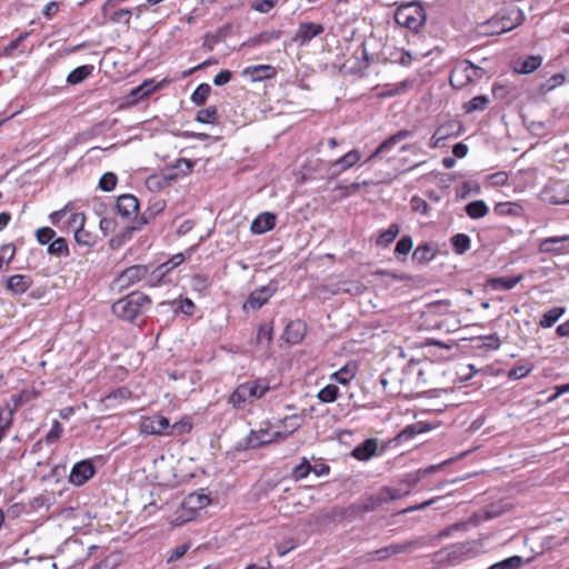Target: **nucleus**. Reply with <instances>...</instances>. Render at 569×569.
<instances>
[{"label": "nucleus", "mask_w": 569, "mask_h": 569, "mask_svg": "<svg viewBox=\"0 0 569 569\" xmlns=\"http://www.w3.org/2000/svg\"><path fill=\"white\" fill-rule=\"evenodd\" d=\"M271 389L267 378H258L240 383L229 396L228 402L234 409H243L247 405L261 399Z\"/></svg>", "instance_id": "nucleus-1"}, {"label": "nucleus", "mask_w": 569, "mask_h": 569, "mask_svg": "<svg viewBox=\"0 0 569 569\" xmlns=\"http://www.w3.org/2000/svg\"><path fill=\"white\" fill-rule=\"evenodd\" d=\"M151 303L150 298L142 292H131L112 305V312L127 321H133Z\"/></svg>", "instance_id": "nucleus-2"}, {"label": "nucleus", "mask_w": 569, "mask_h": 569, "mask_svg": "<svg viewBox=\"0 0 569 569\" xmlns=\"http://www.w3.org/2000/svg\"><path fill=\"white\" fill-rule=\"evenodd\" d=\"M396 22L407 29L418 32L426 23L427 14L417 1L400 4L395 12Z\"/></svg>", "instance_id": "nucleus-3"}, {"label": "nucleus", "mask_w": 569, "mask_h": 569, "mask_svg": "<svg viewBox=\"0 0 569 569\" xmlns=\"http://www.w3.org/2000/svg\"><path fill=\"white\" fill-rule=\"evenodd\" d=\"M483 70L470 61H463L456 66L450 73V84L457 89L466 87L472 82L476 78L482 74Z\"/></svg>", "instance_id": "nucleus-4"}, {"label": "nucleus", "mask_w": 569, "mask_h": 569, "mask_svg": "<svg viewBox=\"0 0 569 569\" xmlns=\"http://www.w3.org/2000/svg\"><path fill=\"white\" fill-rule=\"evenodd\" d=\"M277 290L278 286L273 281L258 289H254L243 303V310H259L269 301V299L277 292Z\"/></svg>", "instance_id": "nucleus-5"}, {"label": "nucleus", "mask_w": 569, "mask_h": 569, "mask_svg": "<svg viewBox=\"0 0 569 569\" xmlns=\"http://www.w3.org/2000/svg\"><path fill=\"white\" fill-rule=\"evenodd\" d=\"M148 273V268L142 264H134L126 270H123L113 281V288L124 289L130 287L141 279H143Z\"/></svg>", "instance_id": "nucleus-6"}, {"label": "nucleus", "mask_w": 569, "mask_h": 569, "mask_svg": "<svg viewBox=\"0 0 569 569\" xmlns=\"http://www.w3.org/2000/svg\"><path fill=\"white\" fill-rule=\"evenodd\" d=\"M140 431L146 435H171L169 420L166 417L159 415L143 418L140 422Z\"/></svg>", "instance_id": "nucleus-7"}, {"label": "nucleus", "mask_w": 569, "mask_h": 569, "mask_svg": "<svg viewBox=\"0 0 569 569\" xmlns=\"http://www.w3.org/2000/svg\"><path fill=\"white\" fill-rule=\"evenodd\" d=\"M543 201L550 204H568L569 203V184L556 182L547 186L541 191Z\"/></svg>", "instance_id": "nucleus-8"}, {"label": "nucleus", "mask_w": 569, "mask_h": 569, "mask_svg": "<svg viewBox=\"0 0 569 569\" xmlns=\"http://www.w3.org/2000/svg\"><path fill=\"white\" fill-rule=\"evenodd\" d=\"M96 473L93 463L90 460L77 462L69 475V481L74 486H82L88 482Z\"/></svg>", "instance_id": "nucleus-9"}, {"label": "nucleus", "mask_w": 569, "mask_h": 569, "mask_svg": "<svg viewBox=\"0 0 569 569\" xmlns=\"http://www.w3.org/2000/svg\"><path fill=\"white\" fill-rule=\"evenodd\" d=\"M323 31L325 28L322 24L310 21H303L299 23V27L293 37V41L298 42L300 46H306L313 38L319 37L321 33H323Z\"/></svg>", "instance_id": "nucleus-10"}, {"label": "nucleus", "mask_w": 569, "mask_h": 569, "mask_svg": "<svg viewBox=\"0 0 569 569\" xmlns=\"http://www.w3.org/2000/svg\"><path fill=\"white\" fill-rule=\"evenodd\" d=\"M361 159V153L359 150L353 149L347 152L345 156L339 158L338 160L330 163L328 168V174L330 177H338L343 171L353 167Z\"/></svg>", "instance_id": "nucleus-11"}, {"label": "nucleus", "mask_w": 569, "mask_h": 569, "mask_svg": "<svg viewBox=\"0 0 569 569\" xmlns=\"http://www.w3.org/2000/svg\"><path fill=\"white\" fill-rule=\"evenodd\" d=\"M538 249L541 253H562L569 249V234L545 238Z\"/></svg>", "instance_id": "nucleus-12"}, {"label": "nucleus", "mask_w": 569, "mask_h": 569, "mask_svg": "<svg viewBox=\"0 0 569 569\" xmlns=\"http://www.w3.org/2000/svg\"><path fill=\"white\" fill-rule=\"evenodd\" d=\"M84 221L86 217L82 212H74L70 216L69 224L77 227L74 230V240L77 243L89 247L93 243V237L89 231L84 230Z\"/></svg>", "instance_id": "nucleus-13"}, {"label": "nucleus", "mask_w": 569, "mask_h": 569, "mask_svg": "<svg viewBox=\"0 0 569 569\" xmlns=\"http://www.w3.org/2000/svg\"><path fill=\"white\" fill-rule=\"evenodd\" d=\"M496 17L499 20L500 31L503 33L520 26L525 19L523 12L517 8L509 11H500Z\"/></svg>", "instance_id": "nucleus-14"}, {"label": "nucleus", "mask_w": 569, "mask_h": 569, "mask_svg": "<svg viewBox=\"0 0 569 569\" xmlns=\"http://www.w3.org/2000/svg\"><path fill=\"white\" fill-rule=\"evenodd\" d=\"M32 278L28 274H12L6 280V289L13 296H21L32 286Z\"/></svg>", "instance_id": "nucleus-15"}, {"label": "nucleus", "mask_w": 569, "mask_h": 569, "mask_svg": "<svg viewBox=\"0 0 569 569\" xmlns=\"http://www.w3.org/2000/svg\"><path fill=\"white\" fill-rule=\"evenodd\" d=\"M116 209L121 217L129 218L138 212V199L129 193L121 194L120 197L117 198Z\"/></svg>", "instance_id": "nucleus-16"}, {"label": "nucleus", "mask_w": 569, "mask_h": 569, "mask_svg": "<svg viewBox=\"0 0 569 569\" xmlns=\"http://www.w3.org/2000/svg\"><path fill=\"white\" fill-rule=\"evenodd\" d=\"M306 330H307V327L303 321L293 320L287 325V327L284 329L283 337L287 342H289L291 345H297L300 341H302V339L305 338Z\"/></svg>", "instance_id": "nucleus-17"}, {"label": "nucleus", "mask_w": 569, "mask_h": 569, "mask_svg": "<svg viewBox=\"0 0 569 569\" xmlns=\"http://www.w3.org/2000/svg\"><path fill=\"white\" fill-rule=\"evenodd\" d=\"M450 460H446L438 465H431L427 468L418 469L413 472L407 473L403 483L408 485L409 487L416 486L419 481H421L425 477L435 473L439 471L445 465L449 463Z\"/></svg>", "instance_id": "nucleus-18"}, {"label": "nucleus", "mask_w": 569, "mask_h": 569, "mask_svg": "<svg viewBox=\"0 0 569 569\" xmlns=\"http://www.w3.org/2000/svg\"><path fill=\"white\" fill-rule=\"evenodd\" d=\"M276 224V216L270 212L260 213L251 223L250 230L254 234H262Z\"/></svg>", "instance_id": "nucleus-19"}, {"label": "nucleus", "mask_w": 569, "mask_h": 569, "mask_svg": "<svg viewBox=\"0 0 569 569\" xmlns=\"http://www.w3.org/2000/svg\"><path fill=\"white\" fill-rule=\"evenodd\" d=\"M377 449V441L375 439H367L352 450V457L360 461H367L375 456Z\"/></svg>", "instance_id": "nucleus-20"}, {"label": "nucleus", "mask_w": 569, "mask_h": 569, "mask_svg": "<svg viewBox=\"0 0 569 569\" xmlns=\"http://www.w3.org/2000/svg\"><path fill=\"white\" fill-rule=\"evenodd\" d=\"M159 88L153 80H146L140 86L130 90L129 98L131 103H137L147 98Z\"/></svg>", "instance_id": "nucleus-21"}, {"label": "nucleus", "mask_w": 569, "mask_h": 569, "mask_svg": "<svg viewBox=\"0 0 569 569\" xmlns=\"http://www.w3.org/2000/svg\"><path fill=\"white\" fill-rule=\"evenodd\" d=\"M184 254L183 253H177L172 256L168 261L164 263H161L158 266L154 271L152 272V278L160 280L163 278L168 272L180 266L184 261Z\"/></svg>", "instance_id": "nucleus-22"}, {"label": "nucleus", "mask_w": 569, "mask_h": 569, "mask_svg": "<svg viewBox=\"0 0 569 569\" xmlns=\"http://www.w3.org/2000/svg\"><path fill=\"white\" fill-rule=\"evenodd\" d=\"M193 163L186 158H180L176 161L174 166L171 169H168L164 172V178L167 180H173L179 174L186 176L191 172Z\"/></svg>", "instance_id": "nucleus-23"}, {"label": "nucleus", "mask_w": 569, "mask_h": 569, "mask_svg": "<svg viewBox=\"0 0 569 569\" xmlns=\"http://www.w3.org/2000/svg\"><path fill=\"white\" fill-rule=\"evenodd\" d=\"M565 313V307H553L541 316L538 325L541 328H551Z\"/></svg>", "instance_id": "nucleus-24"}, {"label": "nucleus", "mask_w": 569, "mask_h": 569, "mask_svg": "<svg viewBox=\"0 0 569 569\" xmlns=\"http://www.w3.org/2000/svg\"><path fill=\"white\" fill-rule=\"evenodd\" d=\"M477 34L481 37H489L503 33L500 31L499 20L496 16L491 19L480 23L476 28Z\"/></svg>", "instance_id": "nucleus-25"}, {"label": "nucleus", "mask_w": 569, "mask_h": 569, "mask_svg": "<svg viewBox=\"0 0 569 569\" xmlns=\"http://www.w3.org/2000/svg\"><path fill=\"white\" fill-rule=\"evenodd\" d=\"M357 367L356 365H346L338 371L333 372L330 376V380L340 383L348 385L350 380H352L356 376Z\"/></svg>", "instance_id": "nucleus-26"}, {"label": "nucleus", "mask_w": 569, "mask_h": 569, "mask_svg": "<svg viewBox=\"0 0 569 569\" xmlns=\"http://www.w3.org/2000/svg\"><path fill=\"white\" fill-rule=\"evenodd\" d=\"M522 280V276L517 277H500L492 278L489 280V284L493 290H511L513 289L520 281Z\"/></svg>", "instance_id": "nucleus-27"}, {"label": "nucleus", "mask_w": 569, "mask_h": 569, "mask_svg": "<svg viewBox=\"0 0 569 569\" xmlns=\"http://www.w3.org/2000/svg\"><path fill=\"white\" fill-rule=\"evenodd\" d=\"M452 124H443L440 126L435 133L432 134L430 139V147L431 148H440L443 146V142L453 134L452 131Z\"/></svg>", "instance_id": "nucleus-28"}, {"label": "nucleus", "mask_w": 569, "mask_h": 569, "mask_svg": "<svg viewBox=\"0 0 569 569\" xmlns=\"http://www.w3.org/2000/svg\"><path fill=\"white\" fill-rule=\"evenodd\" d=\"M531 561L532 558L523 560V558L520 556H512L491 565L488 569H519L523 563H529Z\"/></svg>", "instance_id": "nucleus-29"}, {"label": "nucleus", "mask_w": 569, "mask_h": 569, "mask_svg": "<svg viewBox=\"0 0 569 569\" xmlns=\"http://www.w3.org/2000/svg\"><path fill=\"white\" fill-rule=\"evenodd\" d=\"M93 71V67L90 64H83L73 69L67 77V81L70 84H78L87 79Z\"/></svg>", "instance_id": "nucleus-30"}, {"label": "nucleus", "mask_w": 569, "mask_h": 569, "mask_svg": "<svg viewBox=\"0 0 569 569\" xmlns=\"http://www.w3.org/2000/svg\"><path fill=\"white\" fill-rule=\"evenodd\" d=\"M489 208L483 200H476L466 206V213L471 219H480L487 216Z\"/></svg>", "instance_id": "nucleus-31"}, {"label": "nucleus", "mask_w": 569, "mask_h": 569, "mask_svg": "<svg viewBox=\"0 0 569 569\" xmlns=\"http://www.w3.org/2000/svg\"><path fill=\"white\" fill-rule=\"evenodd\" d=\"M436 251L428 243L419 244L412 253V259L419 263H425L435 258Z\"/></svg>", "instance_id": "nucleus-32"}, {"label": "nucleus", "mask_w": 569, "mask_h": 569, "mask_svg": "<svg viewBox=\"0 0 569 569\" xmlns=\"http://www.w3.org/2000/svg\"><path fill=\"white\" fill-rule=\"evenodd\" d=\"M244 73L250 74L256 81L270 78L274 73V70L271 66L259 64L246 68Z\"/></svg>", "instance_id": "nucleus-33"}, {"label": "nucleus", "mask_w": 569, "mask_h": 569, "mask_svg": "<svg viewBox=\"0 0 569 569\" xmlns=\"http://www.w3.org/2000/svg\"><path fill=\"white\" fill-rule=\"evenodd\" d=\"M518 63L519 67H517V71L519 73L528 74L541 66L542 58L540 56H529Z\"/></svg>", "instance_id": "nucleus-34"}, {"label": "nucleus", "mask_w": 569, "mask_h": 569, "mask_svg": "<svg viewBox=\"0 0 569 569\" xmlns=\"http://www.w3.org/2000/svg\"><path fill=\"white\" fill-rule=\"evenodd\" d=\"M339 393V388L330 383L318 391L317 398L322 403H331L337 400Z\"/></svg>", "instance_id": "nucleus-35"}, {"label": "nucleus", "mask_w": 569, "mask_h": 569, "mask_svg": "<svg viewBox=\"0 0 569 569\" xmlns=\"http://www.w3.org/2000/svg\"><path fill=\"white\" fill-rule=\"evenodd\" d=\"M271 435L269 430L261 429L259 431H252L249 438V443L252 447H259L263 445L271 443L274 441V438H271Z\"/></svg>", "instance_id": "nucleus-36"}, {"label": "nucleus", "mask_w": 569, "mask_h": 569, "mask_svg": "<svg viewBox=\"0 0 569 569\" xmlns=\"http://www.w3.org/2000/svg\"><path fill=\"white\" fill-rule=\"evenodd\" d=\"M211 93V87L208 83H200L191 94V101L196 106H203Z\"/></svg>", "instance_id": "nucleus-37"}, {"label": "nucleus", "mask_w": 569, "mask_h": 569, "mask_svg": "<svg viewBox=\"0 0 569 569\" xmlns=\"http://www.w3.org/2000/svg\"><path fill=\"white\" fill-rule=\"evenodd\" d=\"M489 102L490 99L487 96H477L465 103L463 109L467 113L482 111L488 107Z\"/></svg>", "instance_id": "nucleus-38"}, {"label": "nucleus", "mask_w": 569, "mask_h": 569, "mask_svg": "<svg viewBox=\"0 0 569 569\" xmlns=\"http://www.w3.org/2000/svg\"><path fill=\"white\" fill-rule=\"evenodd\" d=\"M451 244L456 253L462 254L470 249L471 240L465 233H457L451 238Z\"/></svg>", "instance_id": "nucleus-39"}, {"label": "nucleus", "mask_w": 569, "mask_h": 569, "mask_svg": "<svg viewBox=\"0 0 569 569\" xmlns=\"http://www.w3.org/2000/svg\"><path fill=\"white\" fill-rule=\"evenodd\" d=\"M399 232V226L397 223H391L389 228L378 237L377 244L381 247L389 246L396 239Z\"/></svg>", "instance_id": "nucleus-40"}, {"label": "nucleus", "mask_w": 569, "mask_h": 569, "mask_svg": "<svg viewBox=\"0 0 569 569\" xmlns=\"http://www.w3.org/2000/svg\"><path fill=\"white\" fill-rule=\"evenodd\" d=\"M48 253L57 257H67L69 248L64 238H57L48 247Z\"/></svg>", "instance_id": "nucleus-41"}, {"label": "nucleus", "mask_w": 569, "mask_h": 569, "mask_svg": "<svg viewBox=\"0 0 569 569\" xmlns=\"http://www.w3.org/2000/svg\"><path fill=\"white\" fill-rule=\"evenodd\" d=\"M218 116V109L216 106L201 109L197 112L196 120L200 123H214Z\"/></svg>", "instance_id": "nucleus-42"}, {"label": "nucleus", "mask_w": 569, "mask_h": 569, "mask_svg": "<svg viewBox=\"0 0 569 569\" xmlns=\"http://www.w3.org/2000/svg\"><path fill=\"white\" fill-rule=\"evenodd\" d=\"M13 409L8 403L4 408L0 409V432L7 433L12 426Z\"/></svg>", "instance_id": "nucleus-43"}, {"label": "nucleus", "mask_w": 569, "mask_h": 569, "mask_svg": "<svg viewBox=\"0 0 569 569\" xmlns=\"http://www.w3.org/2000/svg\"><path fill=\"white\" fill-rule=\"evenodd\" d=\"M397 143H398V141L395 138V136L392 134L391 137H389L388 139H386L385 141H382L379 144V147L376 149V151L368 157L366 162L372 161L377 157L389 152Z\"/></svg>", "instance_id": "nucleus-44"}, {"label": "nucleus", "mask_w": 569, "mask_h": 569, "mask_svg": "<svg viewBox=\"0 0 569 569\" xmlns=\"http://www.w3.org/2000/svg\"><path fill=\"white\" fill-rule=\"evenodd\" d=\"M312 469L313 467L309 463L307 458H303L302 461L292 469L291 477L293 480L299 481L307 478Z\"/></svg>", "instance_id": "nucleus-45"}, {"label": "nucleus", "mask_w": 569, "mask_h": 569, "mask_svg": "<svg viewBox=\"0 0 569 569\" xmlns=\"http://www.w3.org/2000/svg\"><path fill=\"white\" fill-rule=\"evenodd\" d=\"M272 340V328L269 325H261L258 328L256 342L262 347L269 346Z\"/></svg>", "instance_id": "nucleus-46"}, {"label": "nucleus", "mask_w": 569, "mask_h": 569, "mask_svg": "<svg viewBox=\"0 0 569 569\" xmlns=\"http://www.w3.org/2000/svg\"><path fill=\"white\" fill-rule=\"evenodd\" d=\"M378 508L379 506L376 505L375 495L362 499L359 503L351 507V509H353L355 512H371Z\"/></svg>", "instance_id": "nucleus-47"}, {"label": "nucleus", "mask_w": 569, "mask_h": 569, "mask_svg": "<svg viewBox=\"0 0 569 569\" xmlns=\"http://www.w3.org/2000/svg\"><path fill=\"white\" fill-rule=\"evenodd\" d=\"M106 17H109V19L113 23L129 24L130 18H131V10L130 9H118V10H114L113 12H111V10H110Z\"/></svg>", "instance_id": "nucleus-48"}, {"label": "nucleus", "mask_w": 569, "mask_h": 569, "mask_svg": "<svg viewBox=\"0 0 569 569\" xmlns=\"http://www.w3.org/2000/svg\"><path fill=\"white\" fill-rule=\"evenodd\" d=\"M118 182V178L113 172H106L99 180V188L102 191L110 192L112 191Z\"/></svg>", "instance_id": "nucleus-49"}, {"label": "nucleus", "mask_w": 569, "mask_h": 569, "mask_svg": "<svg viewBox=\"0 0 569 569\" xmlns=\"http://www.w3.org/2000/svg\"><path fill=\"white\" fill-rule=\"evenodd\" d=\"M210 502V499L208 496L206 495H201V493H190L187 499H186V503L188 506H190L191 508H198V509H201L206 506H208Z\"/></svg>", "instance_id": "nucleus-50"}, {"label": "nucleus", "mask_w": 569, "mask_h": 569, "mask_svg": "<svg viewBox=\"0 0 569 569\" xmlns=\"http://www.w3.org/2000/svg\"><path fill=\"white\" fill-rule=\"evenodd\" d=\"M410 206H411L412 211L421 213L423 216H430V212H429L430 207L427 203V201L423 200L422 198H420L418 196H413L410 199Z\"/></svg>", "instance_id": "nucleus-51"}, {"label": "nucleus", "mask_w": 569, "mask_h": 569, "mask_svg": "<svg viewBox=\"0 0 569 569\" xmlns=\"http://www.w3.org/2000/svg\"><path fill=\"white\" fill-rule=\"evenodd\" d=\"M393 555L391 553V549L389 546L380 548L378 550L371 551L367 553L368 561H386L391 558Z\"/></svg>", "instance_id": "nucleus-52"}, {"label": "nucleus", "mask_w": 569, "mask_h": 569, "mask_svg": "<svg viewBox=\"0 0 569 569\" xmlns=\"http://www.w3.org/2000/svg\"><path fill=\"white\" fill-rule=\"evenodd\" d=\"M16 248L13 244L8 243L1 247L0 253V271L4 266H8L14 257Z\"/></svg>", "instance_id": "nucleus-53"}, {"label": "nucleus", "mask_w": 569, "mask_h": 569, "mask_svg": "<svg viewBox=\"0 0 569 569\" xmlns=\"http://www.w3.org/2000/svg\"><path fill=\"white\" fill-rule=\"evenodd\" d=\"M412 239L410 236H402L400 240L397 242L395 248L396 254H408L412 249Z\"/></svg>", "instance_id": "nucleus-54"}, {"label": "nucleus", "mask_w": 569, "mask_h": 569, "mask_svg": "<svg viewBox=\"0 0 569 569\" xmlns=\"http://www.w3.org/2000/svg\"><path fill=\"white\" fill-rule=\"evenodd\" d=\"M418 545H419V542L417 540H411V541H407V542L389 545V547L391 549V553L395 556V555H399V553L409 552L412 549H415Z\"/></svg>", "instance_id": "nucleus-55"}, {"label": "nucleus", "mask_w": 569, "mask_h": 569, "mask_svg": "<svg viewBox=\"0 0 569 569\" xmlns=\"http://www.w3.org/2000/svg\"><path fill=\"white\" fill-rule=\"evenodd\" d=\"M566 81V77L562 73H556L552 77H550L542 86V90L545 92L551 91L556 89L557 87L563 84Z\"/></svg>", "instance_id": "nucleus-56"}, {"label": "nucleus", "mask_w": 569, "mask_h": 569, "mask_svg": "<svg viewBox=\"0 0 569 569\" xmlns=\"http://www.w3.org/2000/svg\"><path fill=\"white\" fill-rule=\"evenodd\" d=\"M54 230L49 227H42L36 231V237L40 244L49 243L54 238Z\"/></svg>", "instance_id": "nucleus-57"}, {"label": "nucleus", "mask_w": 569, "mask_h": 569, "mask_svg": "<svg viewBox=\"0 0 569 569\" xmlns=\"http://www.w3.org/2000/svg\"><path fill=\"white\" fill-rule=\"evenodd\" d=\"M63 428L61 423L58 420H54L51 429L48 431V433L44 437V440L47 443H53L56 442L62 435Z\"/></svg>", "instance_id": "nucleus-58"}, {"label": "nucleus", "mask_w": 569, "mask_h": 569, "mask_svg": "<svg viewBox=\"0 0 569 569\" xmlns=\"http://www.w3.org/2000/svg\"><path fill=\"white\" fill-rule=\"evenodd\" d=\"M277 3L278 0H256L251 3V8L260 13H268Z\"/></svg>", "instance_id": "nucleus-59"}, {"label": "nucleus", "mask_w": 569, "mask_h": 569, "mask_svg": "<svg viewBox=\"0 0 569 569\" xmlns=\"http://www.w3.org/2000/svg\"><path fill=\"white\" fill-rule=\"evenodd\" d=\"M130 397H131V391L127 387H120V388H117L113 391H111L107 396V400H109V401H112V400L123 401V400L129 399Z\"/></svg>", "instance_id": "nucleus-60"}, {"label": "nucleus", "mask_w": 569, "mask_h": 569, "mask_svg": "<svg viewBox=\"0 0 569 569\" xmlns=\"http://www.w3.org/2000/svg\"><path fill=\"white\" fill-rule=\"evenodd\" d=\"M441 499H442V497H433V498H431L429 500H426V501H423L421 503L410 506V507L401 510L399 513L400 515H406V513H409V512L422 510V509H425L427 507L433 506L436 502H438Z\"/></svg>", "instance_id": "nucleus-61"}, {"label": "nucleus", "mask_w": 569, "mask_h": 569, "mask_svg": "<svg viewBox=\"0 0 569 569\" xmlns=\"http://www.w3.org/2000/svg\"><path fill=\"white\" fill-rule=\"evenodd\" d=\"M192 426L188 419H182L172 426H170V432L171 435L177 431L179 435L189 432L191 430Z\"/></svg>", "instance_id": "nucleus-62"}, {"label": "nucleus", "mask_w": 569, "mask_h": 569, "mask_svg": "<svg viewBox=\"0 0 569 569\" xmlns=\"http://www.w3.org/2000/svg\"><path fill=\"white\" fill-rule=\"evenodd\" d=\"M419 431L417 430L416 426L411 425L406 427L398 436L397 439L399 441H407L412 439Z\"/></svg>", "instance_id": "nucleus-63"}, {"label": "nucleus", "mask_w": 569, "mask_h": 569, "mask_svg": "<svg viewBox=\"0 0 569 569\" xmlns=\"http://www.w3.org/2000/svg\"><path fill=\"white\" fill-rule=\"evenodd\" d=\"M232 73L229 70H221L219 73L214 76L213 83L216 86H223L230 81Z\"/></svg>", "instance_id": "nucleus-64"}]
</instances>
